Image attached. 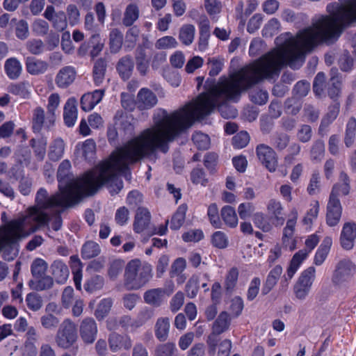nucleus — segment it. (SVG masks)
Listing matches in <instances>:
<instances>
[{"label":"nucleus","instance_id":"1","mask_svg":"<svg viewBox=\"0 0 356 356\" xmlns=\"http://www.w3.org/2000/svg\"><path fill=\"white\" fill-rule=\"evenodd\" d=\"M321 44L312 26L301 29L295 37L286 39L254 62L231 74L229 78H220V99L238 98L264 79L277 76L283 67L296 68V62H302L306 53Z\"/></svg>","mask_w":356,"mask_h":356},{"label":"nucleus","instance_id":"2","mask_svg":"<svg viewBox=\"0 0 356 356\" xmlns=\"http://www.w3.org/2000/svg\"><path fill=\"white\" fill-rule=\"evenodd\" d=\"M152 153L140 134L118 147L109 159L100 162L95 168L65 182L64 188L72 207L84 197L94 195L104 186L116 180L118 172L130 170L135 164Z\"/></svg>","mask_w":356,"mask_h":356},{"label":"nucleus","instance_id":"3","mask_svg":"<svg viewBox=\"0 0 356 356\" xmlns=\"http://www.w3.org/2000/svg\"><path fill=\"white\" fill-rule=\"evenodd\" d=\"M219 97L200 93L195 102L168 114L162 111V117L154 120V126L146 128L140 135L153 153L157 149L166 153L169 142L188 129L195 120L209 115L218 105Z\"/></svg>","mask_w":356,"mask_h":356},{"label":"nucleus","instance_id":"4","mask_svg":"<svg viewBox=\"0 0 356 356\" xmlns=\"http://www.w3.org/2000/svg\"><path fill=\"white\" fill-rule=\"evenodd\" d=\"M339 3L327 5L328 15L313 19L312 27L321 43H332L344 28L356 22V0H339Z\"/></svg>","mask_w":356,"mask_h":356},{"label":"nucleus","instance_id":"5","mask_svg":"<svg viewBox=\"0 0 356 356\" xmlns=\"http://www.w3.org/2000/svg\"><path fill=\"white\" fill-rule=\"evenodd\" d=\"M1 220L3 223L0 226V252L7 261H13L18 254L19 241L22 237V217L8 220L7 214L3 212Z\"/></svg>","mask_w":356,"mask_h":356},{"label":"nucleus","instance_id":"6","mask_svg":"<svg viewBox=\"0 0 356 356\" xmlns=\"http://www.w3.org/2000/svg\"><path fill=\"white\" fill-rule=\"evenodd\" d=\"M339 181L333 185L327 203L325 222L329 227L336 226L339 222L343 209L339 197L348 195L350 191V177L344 171L340 172Z\"/></svg>","mask_w":356,"mask_h":356},{"label":"nucleus","instance_id":"7","mask_svg":"<svg viewBox=\"0 0 356 356\" xmlns=\"http://www.w3.org/2000/svg\"><path fill=\"white\" fill-rule=\"evenodd\" d=\"M149 266H142L138 259H131L127 263L124 272V286L128 290H138L151 277Z\"/></svg>","mask_w":356,"mask_h":356},{"label":"nucleus","instance_id":"8","mask_svg":"<svg viewBox=\"0 0 356 356\" xmlns=\"http://www.w3.org/2000/svg\"><path fill=\"white\" fill-rule=\"evenodd\" d=\"M65 186H60L59 191L49 195L46 189L40 188L35 196V205L33 206V210L38 209H51L54 207L68 208L72 207L68 199L67 193H65Z\"/></svg>","mask_w":356,"mask_h":356},{"label":"nucleus","instance_id":"9","mask_svg":"<svg viewBox=\"0 0 356 356\" xmlns=\"http://www.w3.org/2000/svg\"><path fill=\"white\" fill-rule=\"evenodd\" d=\"M76 325L70 319L64 320L58 330L56 341L58 347L68 349L77 339Z\"/></svg>","mask_w":356,"mask_h":356},{"label":"nucleus","instance_id":"10","mask_svg":"<svg viewBox=\"0 0 356 356\" xmlns=\"http://www.w3.org/2000/svg\"><path fill=\"white\" fill-rule=\"evenodd\" d=\"M315 268L312 266L301 273L293 287L294 293L298 299L304 300L309 294L315 279Z\"/></svg>","mask_w":356,"mask_h":356},{"label":"nucleus","instance_id":"11","mask_svg":"<svg viewBox=\"0 0 356 356\" xmlns=\"http://www.w3.org/2000/svg\"><path fill=\"white\" fill-rule=\"evenodd\" d=\"M47 144V138L42 136L36 138H33L29 140V145L24 149V164L28 166L31 162V152L30 150L28 152L26 149L29 147L33 151L35 160L38 162L42 161L46 155Z\"/></svg>","mask_w":356,"mask_h":356},{"label":"nucleus","instance_id":"12","mask_svg":"<svg viewBox=\"0 0 356 356\" xmlns=\"http://www.w3.org/2000/svg\"><path fill=\"white\" fill-rule=\"evenodd\" d=\"M256 155L261 163L270 172H273L277 167V156L270 146L261 143L256 146Z\"/></svg>","mask_w":356,"mask_h":356},{"label":"nucleus","instance_id":"13","mask_svg":"<svg viewBox=\"0 0 356 356\" xmlns=\"http://www.w3.org/2000/svg\"><path fill=\"white\" fill-rule=\"evenodd\" d=\"M356 272V266L350 259H342L339 261L333 275V282L339 284L350 280Z\"/></svg>","mask_w":356,"mask_h":356},{"label":"nucleus","instance_id":"14","mask_svg":"<svg viewBox=\"0 0 356 356\" xmlns=\"http://www.w3.org/2000/svg\"><path fill=\"white\" fill-rule=\"evenodd\" d=\"M80 336L86 344H92L97 338V326L92 317L83 319L79 327Z\"/></svg>","mask_w":356,"mask_h":356},{"label":"nucleus","instance_id":"15","mask_svg":"<svg viewBox=\"0 0 356 356\" xmlns=\"http://www.w3.org/2000/svg\"><path fill=\"white\" fill-rule=\"evenodd\" d=\"M158 98L155 93L147 88L140 89L136 101V105L140 111L148 110L156 105Z\"/></svg>","mask_w":356,"mask_h":356},{"label":"nucleus","instance_id":"16","mask_svg":"<svg viewBox=\"0 0 356 356\" xmlns=\"http://www.w3.org/2000/svg\"><path fill=\"white\" fill-rule=\"evenodd\" d=\"M76 70L72 65H66L61 67L58 72L55 83L61 89H65L72 85L76 77Z\"/></svg>","mask_w":356,"mask_h":356},{"label":"nucleus","instance_id":"17","mask_svg":"<svg viewBox=\"0 0 356 356\" xmlns=\"http://www.w3.org/2000/svg\"><path fill=\"white\" fill-rule=\"evenodd\" d=\"M134 60L131 56L126 55L120 58L115 65V70L119 77L124 81L131 77L134 70Z\"/></svg>","mask_w":356,"mask_h":356},{"label":"nucleus","instance_id":"18","mask_svg":"<svg viewBox=\"0 0 356 356\" xmlns=\"http://www.w3.org/2000/svg\"><path fill=\"white\" fill-rule=\"evenodd\" d=\"M356 238V223L354 222H346L342 228L340 235L341 247L347 250L354 247V241Z\"/></svg>","mask_w":356,"mask_h":356},{"label":"nucleus","instance_id":"19","mask_svg":"<svg viewBox=\"0 0 356 356\" xmlns=\"http://www.w3.org/2000/svg\"><path fill=\"white\" fill-rule=\"evenodd\" d=\"M108 345L111 351L117 352L120 350H129L132 346L131 337L127 334L111 333L108 337Z\"/></svg>","mask_w":356,"mask_h":356},{"label":"nucleus","instance_id":"20","mask_svg":"<svg viewBox=\"0 0 356 356\" xmlns=\"http://www.w3.org/2000/svg\"><path fill=\"white\" fill-rule=\"evenodd\" d=\"M340 111V104L338 102H334L332 104L328 106L327 111L325 115L321 120L319 126L318 132L321 136H324L327 133V128L330 124L337 118Z\"/></svg>","mask_w":356,"mask_h":356},{"label":"nucleus","instance_id":"21","mask_svg":"<svg viewBox=\"0 0 356 356\" xmlns=\"http://www.w3.org/2000/svg\"><path fill=\"white\" fill-rule=\"evenodd\" d=\"M104 95V91L102 90H95L84 94L81 98V109L86 112L90 111L102 101Z\"/></svg>","mask_w":356,"mask_h":356},{"label":"nucleus","instance_id":"22","mask_svg":"<svg viewBox=\"0 0 356 356\" xmlns=\"http://www.w3.org/2000/svg\"><path fill=\"white\" fill-rule=\"evenodd\" d=\"M199 38L198 49L200 51H205L209 44V40L211 36L210 22L206 15H203L198 24Z\"/></svg>","mask_w":356,"mask_h":356},{"label":"nucleus","instance_id":"23","mask_svg":"<svg viewBox=\"0 0 356 356\" xmlns=\"http://www.w3.org/2000/svg\"><path fill=\"white\" fill-rule=\"evenodd\" d=\"M282 273V268L280 265L274 266L268 274L261 287L262 296H267L277 283Z\"/></svg>","mask_w":356,"mask_h":356},{"label":"nucleus","instance_id":"24","mask_svg":"<svg viewBox=\"0 0 356 356\" xmlns=\"http://www.w3.org/2000/svg\"><path fill=\"white\" fill-rule=\"evenodd\" d=\"M70 266L73 275L74 286L77 290L81 291V281L83 277V264L79 256L74 254L70 257Z\"/></svg>","mask_w":356,"mask_h":356},{"label":"nucleus","instance_id":"25","mask_svg":"<svg viewBox=\"0 0 356 356\" xmlns=\"http://www.w3.org/2000/svg\"><path fill=\"white\" fill-rule=\"evenodd\" d=\"M151 216L147 209L139 207L137 210L133 224L134 230L136 233H142L150 223Z\"/></svg>","mask_w":356,"mask_h":356},{"label":"nucleus","instance_id":"26","mask_svg":"<svg viewBox=\"0 0 356 356\" xmlns=\"http://www.w3.org/2000/svg\"><path fill=\"white\" fill-rule=\"evenodd\" d=\"M26 339L24 343V356H36L38 353L35 343L38 335L33 327L29 328L26 334Z\"/></svg>","mask_w":356,"mask_h":356},{"label":"nucleus","instance_id":"27","mask_svg":"<svg viewBox=\"0 0 356 356\" xmlns=\"http://www.w3.org/2000/svg\"><path fill=\"white\" fill-rule=\"evenodd\" d=\"M51 270L56 282L59 284H64L69 276L68 268L60 259L53 261L51 265Z\"/></svg>","mask_w":356,"mask_h":356},{"label":"nucleus","instance_id":"28","mask_svg":"<svg viewBox=\"0 0 356 356\" xmlns=\"http://www.w3.org/2000/svg\"><path fill=\"white\" fill-rule=\"evenodd\" d=\"M267 210L274 220V224L276 226L284 225L285 218L282 216L283 207L280 201L275 199L270 200L267 204Z\"/></svg>","mask_w":356,"mask_h":356},{"label":"nucleus","instance_id":"29","mask_svg":"<svg viewBox=\"0 0 356 356\" xmlns=\"http://www.w3.org/2000/svg\"><path fill=\"white\" fill-rule=\"evenodd\" d=\"M187 211L188 206L186 204L184 203L178 206L170 218V228L172 230H178L184 225Z\"/></svg>","mask_w":356,"mask_h":356},{"label":"nucleus","instance_id":"30","mask_svg":"<svg viewBox=\"0 0 356 356\" xmlns=\"http://www.w3.org/2000/svg\"><path fill=\"white\" fill-rule=\"evenodd\" d=\"M332 244V240L331 237L325 236L315 253L314 264L316 266H321L324 262L325 259L327 257Z\"/></svg>","mask_w":356,"mask_h":356},{"label":"nucleus","instance_id":"31","mask_svg":"<svg viewBox=\"0 0 356 356\" xmlns=\"http://www.w3.org/2000/svg\"><path fill=\"white\" fill-rule=\"evenodd\" d=\"M221 221L227 227L234 228L238 225V219L235 209L229 205H225L221 209Z\"/></svg>","mask_w":356,"mask_h":356},{"label":"nucleus","instance_id":"32","mask_svg":"<svg viewBox=\"0 0 356 356\" xmlns=\"http://www.w3.org/2000/svg\"><path fill=\"white\" fill-rule=\"evenodd\" d=\"M77 119V108L76 100L70 98L64 106V122L67 127H72Z\"/></svg>","mask_w":356,"mask_h":356},{"label":"nucleus","instance_id":"33","mask_svg":"<svg viewBox=\"0 0 356 356\" xmlns=\"http://www.w3.org/2000/svg\"><path fill=\"white\" fill-rule=\"evenodd\" d=\"M143 299L145 303L153 307H160L165 300V297L161 291V288H154L148 289L144 293Z\"/></svg>","mask_w":356,"mask_h":356},{"label":"nucleus","instance_id":"34","mask_svg":"<svg viewBox=\"0 0 356 356\" xmlns=\"http://www.w3.org/2000/svg\"><path fill=\"white\" fill-rule=\"evenodd\" d=\"M65 152V142L62 138L54 140L49 145L48 157L50 161L56 162L61 159Z\"/></svg>","mask_w":356,"mask_h":356},{"label":"nucleus","instance_id":"35","mask_svg":"<svg viewBox=\"0 0 356 356\" xmlns=\"http://www.w3.org/2000/svg\"><path fill=\"white\" fill-rule=\"evenodd\" d=\"M140 17V9L137 4H129L124 12L122 24L126 27H131Z\"/></svg>","mask_w":356,"mask_h":356},{"label":"nucleus","instance_id":"36","mask_svg":"<svg viewBox=\"0 0 356 356\" xmlns=\"http://www.w3.org/2000/svg\"><path fill=\"white\" fill-rule=\"evenodd\" d=\"M106 68L107 61L105 58H100L95 62L92 68V78L96 86H99L103 82Z\"/></svg>","mask_w":356,"mask_h":356},{"label":"nucleus","instance_id":"37","mask_svg":"<svg viewBox=\"0 0 356 356\" xmlns=\"http://www.w3.org/2000/svg\"><path fill=\"white\" fill-rule=\"evenodd\" d=\"M298 216V213L296 209H293L291 212V218L287 220L286 226L283 229V243H286V241L292 238L297 224Z\"/></svg>","mask_w":356,"mask_h":356},{"label":"nucleus","instance_id":"38","mask_svg":"<svg viewBox=\"0 0 356 356\" xmlns=\"http://www.w3.org/2000/svg\"><path fill=\"white\" fill-rule=\"evenodd\" d=\"M231 323V319L229 314L222 311L217 317L216 320L213 324L212 331L216 334H221L222 332L228 330Z\"/></svg>","mask_w":356,"mask_h":356},{"label":"nucleus","instance_id":"39","mask_svg":"<svg viewBox=\"0 0 356 356\" xmlns=\"http://www.w3.org/2000/svg\"><path fill=\"white\" fill-rule=\"evenodd\" d=\"M170 322L168 317H161L155 325V336L160 341H164L169 334Z\"/></svg>","mask_w":356,"mask_h":356},{"label":"nucleus","instance_id":"40","mask_svg":"<svg viewBox=\"0 0 356 356\" xmlns=\"http://www.w3.org/2000/svg\"><path fill=\"white\" fill-rule=\"evenodd\" d=\"M30 287L36 291H42V290H49L54 285V279L49 275H42V277L32 280L29 283Z\"/></svg>","mask_w":356,"mask_h":356},{"label":"nucleus","instance_id":"41","mask_svg":"<svg viewBox=\"0 0 356 356\" xmlns=\"http://www.w3.org/2000/svg\"><path fill=\"white\" fill-rule=\"evenodd\" d=\"M27 71L31 74H40L47 69V64L44 61L39 60L34 57H28L26 60Z\"/></svg>","mask_w":356,"mask_h":356},{"label":"nucleus","instance_id":"42","mask_svg":"<svg viewBox=\"0 0 356 356\" xmlns=\"http://www.w3.org/2000/svg\"><path fill=\"white\" fill-rule=\"evenodd\" d=\"M208 219L213 227L220 229L222 227V220L220 219V213L216 203H211L207 208V213Z\"/></svg>","mask_w":356,"mask_h":356},{"label":"nucleus","instance_id":"43","mask_svg":"<svg viewBox=\"0 0 356 356\" xmlns=\"http://www.w3.org/2000/svg\"><path fill=\"white\" fill-rule=\"evenodd\" d=\"M123 41V34L118 29H114L111 31L109 34V45L111 52L116 54L120 51L122 48Z\"/></svg>","mask_w":356,"mask_h":356},{"label":"nucleus","instance_id":"44","mask_svg":"<svg viewBox=\"0 0 356 356\" xmlns=\"http://www.w3.org/2000/svg\"><path fill=\"white\" fill-rule=\"evenodd\" d=\"M195 27L192 24L183 25L179 33V40L185 45H190L194 40Z\"/></svg>","mask_w":356,"mask_h":356},{"label":"nucleus","instance_id":"45","mask_svg":"<svg viewBox=\"0 0 356 356\" xmlns=\"http://www.w3.org/2000/svg\"><path fill=\"white\" fill-rule=\"evenodd\" d=\"M99 245L94 241L86 242L81 248V257L84 259H89L97 257L100 253Z\"/></svg>","mask_w":356,"mask_h":356},{"label":"nucleus","instance_id":"46","mask_svg":"<svg viewBox=\"0 0 356 356\" xmlns=\"http://www.w3.org/2000/svg\"><path fill=\"white\" fill-rule=\"evenodd\" d=\"M4 67L8 76L12 79H17L20 74V63L15 58H8L5 63Z\"/></svg>","mask_w":356,"mask_h":356},{"label":"nucleus","instance_id":"47","mask_svg":"<svg viewBox=\"0 0 356 356\" xmlns=\"http://www.w3.org/2000/svg\"><path fill=\"white\" fill-rule=\"evenodd\" d=\"M113 305V301L110 298H104L98 304L95 311V316L98 321L104 319L111 311Z\"/></svg>","mask_w":356,"mask_h":356},{"label":"nucleus","instance_id":"48","mask_svg":"<svg viewBox=\"0 0 356 356\" xmlns=\"http://www.w3.org/2000/svg\"><path fill=\"white\" fill-rule=\"evenodd\" d=\"M136 64L140 76H145L149 71V61L147 59L143 49H140L136 56Z\"/></svg>","mask_w":356,"mask_h":356},{"label":"nucleus","instance_id":"49","mask_svg":"<svg viewBox=\"0 0 356 356\" xmlns=\"http://www.w3.org/2000/svg\"><path fill=\"white\" fill-rule=\"evenodd\" d=\"M211 243L216 248L225 249L229 245L228 236L222 231H216L211 234Z\"/></svg>","mask_w":356,"mask_h":356},{"label":"nucleus","instance_id":"50","mask_svg":"<svg viewBox=\"0 0 356 356\" xmlns=\"http://www.w3.org/2000/svg\"><path fill=\"white\" fill-rule=\"evenodd\" d=\"M71 169V163L68 160L61 161L57 171V179L58 181V187L65 186V182L70 180L69 175Z\"/></svg>","mask_w":356,"mask_h":356},{"label":"nucleus","instance_id":"51","mask_svg":"<svg viewBox=\"0 0 356 356\" xmlns=\"http://www.w3.org/2000/svg\"><path fill=\"white\" fill-rule=\"evenodd\" d=\"M44 123V111L41 107L36 108L33 111L32 119V130L34 134H39Z\"/></svg>","mask_w":356,"mask_h":356},{"label":"nucleus","instance_id":"52","mask_svg":"<svg viewBox=\"0 0 356 356\" xmlns=\"http://www.w3.org/2000/svg\"><path fill=\"white\" fill-rule=\"evenodd\" d=\"M48 268L47 263L42 258H36L33 260L31 266V271L34 280L42 277L46 274Z\"/></svg>","mask_w":356,"mask_h":356},{"label":"nucleus","instance_id":"53","mask_svg":"<svg viewBox=\"0 0 356 356\" xmlns=\"http://www.w3.org/2000/svg\"><path fill=\"white\" fill-rule=\"evenodd\" d=\"M200 289L199 277L193 275L187 281L185 286V293L188 298H195Z\"/></svg>","mask_w":356,"mask_h":356},{"label":"nucleus","instance_id":"54","mask_svg":"<svg viewBox=\"0 0 356 356\" xmlns=\"http://www.w3.org/2000/svg\"><path fill=\"white\" fill-rule=\"evenodd\" d=\"M104 44L99 33H94L90 37V52L89 56L91 58L98 56L102 51Z\"/></svg>","mask_w":356,"mask_h":356},{"label":"nucleus","instance_id":"55","mask_svg":"<svg viewBox=\"0 0 356 356\" xmlns=\"http://www.w3.org/2000/svg\"><path fill=\"white\" fill-rule=\"evenodd\" d=\"M104 278L100 275H95L88 279L84 283V289L88 293H92L93 291L100 290L104 286Z\"/></svg>","mask_w":356,"mask_h":356},{"label":"nucleus","instance_id":"56","mask_svg":"<svg viewBox=\"0 0 356 356\" xmlns=\"http://www.w3.org/2000/svg\"><path fill=\"white\" fill-rule=\"evenodd\" d=\"M204 89L205 91L202 93L220 98V79L216 82L213 77L208 78L204 84Z\"/></svg>","mask_w":356,"mask_h":356},{"label":"nucleus","instance_id":"57","mask_svg":"<svg viewBox=\"0 0 356 356\" xmlns=\"http://www.w3.org/2000/svg\"><path fill=\"white\" fill-rule=\"evenodd\" d=\"M239 276L237 268L233 267L227 272L225 279V288L227 291H232L235 288Z\"/></svg>","mask_w":356,"mask_h":356},{"label":"nucleus","instance_id":"58","mask_svg":"<svg viewBox=\"0 0 356 356\" xmlns=\"http://www.w3.org/2000/svg\"><path fill=\"white\" fill-rule=\"evenodd\" d=\"M192 140L198 149H207L210 146V138L200 131H195L192 136Z\"/></svg>","mask_w":356,"mask_h":356},{"label":"nucleus","instance_id":"59","mask_svg":"<svg viewBox=\"0 0 356 356\" xmlns=\"http://www.w3.org/2000/svg\"><path fill=\"white\" fill-rule=\"evenodd\" d=\"M44 211L42 209L33 210V207L28 209L29 215L33 217L35 221L40 225H47L50 220L49 215Z\"/></svg>","mask_w":356,"mask_h":356},{"label":"nucleus","instance_id":"60","mask_svg":"<svg viewBox=\"0 0 356 356\" xmlns=\"http://www.w3.org/2000/svg\"><path fill=\"white\" fill-rule=\"evenodd\" d=\"M341 83L338 79L332 77L327 83V95L334 101H337V97L341 92Z\"/></svg>","mask_w":356,"mask_h":356},{"label":"nucleus","instance_id":"61","mask_svg":"<svg viewBox=\"0 0 356 356\" xmlns=\"http://www.w3.org/2000/svg\"><path fill=\"white\" fill-rule=\"evenodd\" d=\"M252 221L254 225L263 230L268 232L271 229V225L268 221V217L263 213H256L254 214Z\"/></svg>","mask_w":356,"mask_h":356},{"label":"nucleus","instance_id":"62","mask_svg":"<svg viewBox=\"0 0 356 356\" xmlns=\"http://www.w3.org/2000/svg\"><path fill=\"white\" fill-rule=\"evenodd\" d=\"M250 136L247 131L236 134L232 140V144L235 149H242L248 145Z\"/></svg>","mask_w":356,"mask_h":356},{"label":"nucleus","instance_id":"63","mask_svg":"<svg viewBox=\"0 0 356 356\" xmlns=\"http://www.w3.org/2000/svg\"><path fill=\"white\" fill-rule=\"evenodd\" d=\"M26 302L30 309L38 311L42 307V300L38 293L33 292L26 296Z\"/></svg>","mask_w":356,"mask_h":356},{"label":"nucleus","instance_id":"64","mask_svg":"<svg viewBox=\"0 0 356 356\" xmlns=\"http://www.w3.org/2000/svg\"><path fill=\"white\" fill-rule=\"evenodd\" d=\"M177 350L175 343L167 342L161 343L155 350V356H172Z\"/></svg>","mask_w":356,"mask_h":356}]
</instances>
